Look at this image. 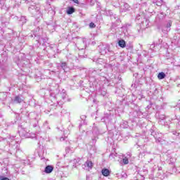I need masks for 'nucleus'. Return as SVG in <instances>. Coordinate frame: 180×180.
Here are the masks:
<instances>
[{
	"instance_id": "21",
	"label": "nucleus",
	"mask_w": 180,
	"mask_h": 180,
	"mask_svg": "<svg viewBox=\"0 0 180 180\" xmlns=\"http://www.w3.org/2000/svg\"><path fill=\"white\" fill-rule=\"evenodd\" d=\"M159 120H166L165 115L162 114L159 115Z\"/></svg>"
},
{
	"instance_id": "7",
	"label": "nucleus",
	"mask_w": 180,
	"mask_h": 180,
	"mask_svg": "<svg viewBox=\"0 0 180 180\" xmlns=\"http://www.w3.org/2000/svg\"><path fill=\"white\" fill-rule=\"evenodd\" d=\"M53 168L52 166L48 165L45 167L44 172L46 174H51V172H53Z\"/></svg>"
},
{
	"instance_id": "26",
	"label": "nucleus",
	"mask_w": 180,
	"mask_h": 180,
	"mask_svg": "<svg viewBox=\"0 0 180 180\" xmlns=\"http://www.w3.org/2000/svg\"><path fill=\"white\" fill-rule=\"evenodd\" d=\"M155 44L153 43V44H152L150 45V50H154V48H155Z\"/></svg>"
},
{
	"instance_id": "19",
	"label": "nucleus",
	"mask_w": 180,
	"mask_h": 180,
	"mask_svg": "<svg viewBox=\"0 0 180 180\" xmlns=\"http://www.w3.org/2000/svg\"><path fill=\"white\" fill-rule=\"evenodd\" d=\"M165 120H159V124H162V126H168V122H167Z\"/></svg>"
},
{
	"instance_id": "10",
	"label": "nucleus",
	"mask_w": 180,
	"mask_h": 180,
	"mask_svg": "<svg viewBox=\"0 0 180 180\" xmlns=\"http://www.w3.org/2000/svg\"><path fill=\"white\" fill-rule=\"evenodd\" d=\"M118 46L120 47H122V49H124V47H126V41L123 39L119 40L118 41Z\"/></svg>"
},
{
	"instance_id": "5",
	"label": "nucleus",
	"mask_w": 180,
	"mask_h": 180,
	"mask_svg": "<svg viewBox=\"0 0 180 180\" xmlns=\"http://www.w3.org/2000/svg\"><path fill=\"white\" fill-rule=\"evenodd\" d=\"M151 136H153L155 140L160 139V137H162V134L158 131H154L153 129L150 130Z\"/></svg>"
},
{
	"instance_id": "30",
	"label": "nucleus",
	"mask_w": 180,
	"mask_h": 180,
	"mask_svg": "<svg viewBox=\"0 0 180 180\" xmlns=\"http://www.w3.org/2000/svg\"><path fill=\"white\" fill-rule=\"evenodd\" d=\"M65 150L67 153H70V147H67Z\"/></svg>"
},
{
	"instance_id": "39",
	"label": "nucleus",
	"mask_w": 180,
	"mask_h": 180,
	"mask_svg": "<svg viewBox=\"0 0 180 180\" xmlns=\"http://www.w3.org/2000/svg\"><path fill=\"white\" fill-rule=\"evenodd\" d=\"M4 179V176H0V180Z\"/></svg>"
},
{
	"instance_id": "34",
	"label": "nucleus",
	"mask_w": 180,
	"mask_h": 180,
	"mask_svg": "<svg viewBox=\"0 0 180 180\" xmlns=\"http://www.w3.org/2000/svg\"><path fill=\"white\" fill-rule=\"evenodd\" d=\"M72 2H75V4H78V0H71Z\"/></svg>"
},
{
	"instance_id": "9",
	"label": "nucleus",
	"mask_w": 180,
	"mask_h": 180,
	"mask_svg": "<svg viewBox=\"0 0 180 180\" xmlns=\"http://www.w3.org/2000/svg\"><path fill=\"white\" fill-rule=\"evenodd\" d=\"M60 67L63 71H67V70H68V65L65 62H60Z\"/></svg>"
},
{
	"instance_id": "36",
	"label": "nucleus",
	"mask_w": 180,
	"mask_h": 180,
	"mask_svg": "<svg viewBox=\"0 0 180 180\" xmlns=\"http://www.w3.org/2000/svg\"><path fill=\"white\" fill-rule=\"evenodd\" d=\"M60 140V141H64V138L61 137Z\"/></svg>"
},
{
	"instance_id": "20",
	"label": "nucleus",
	"mask_w": 180,
	"mask_h": 180,
	"mask_svg": "<svg viewBox=\"0 0 180 180\" xmlns=\"http://www.w3.org/2000/svg\"><path fill=\"white\" fill-rule=\"evenodd\" d=\"M60 95L62 99H63V101H65V98H67V94H65V92L60 93Z\"/></svg>"
},
{
	"instance_id": "44",
	"label": "nucleus",
	"mask_w": 180,
	"mask_h": 180,
	"mask_svg": "<svg viewBox=\"0 0 180 180\" xmlns=\"http://www.w3.org/2000/svg\"><path fill=\"white\" fill-rule=\"evenodd\" d=\"M144 172L147 173V170L144 171Z\"/></svg>"
},
{
	"instance_id": "28",
	"label": "nucleus",
	"mask_w": 180,
	"mask_h": 180,
	"mask_svg": "<svg viewBox=\"0 0 180 180\" xmlns=\"http://www.w3.org/2000/svg\"><path fill=\"white\" fill-rule=\"evenodd\" d=\"M172 133H173V134H174V136H179V133H178V132H176V131H174Z\"/></svg>"
},
{
	"instance_id": "2",
	"label": "nucleus",
	"mask_w": 180,
	"mask_h": 180,
	"mask_svg": "<svg viewBox=\"0 0 180 180\" xmlns=\"http://www.w3.org/2000/svg\"><path fill=\"white\" fill-rule=\"evenodd\" d=\"M89 75L90 77H93L94 78H95L96 75H102V70L91 69L89 70Z\"/></svg>"
},
{
	"instance_id": "45",
	"label": "nucleus",
	"mask_w": 180,
	"mask_h": 180,
	"mask_svg": "<svg viewBox=\"0 0 180 180\" xmlns=\"http://www.w3.org/2000/svg\"><path fill=\"white\" fill-rule=\"evenodd\" d=\"M140 175H141V172H139Z\"/></svg>"
},
{
	"instance_id": "37",
	"label": "nucleus",
	"mask_w": 180,
	"mask_h": 180,
	"mask_svg": "<svg viewBox=\"0 0 180 180\" xmlns=\"http://www.w3.org/2000/svg\"><path fill=\"white\" fill-rule=\"evenodd\" d=\"M2 140H5V139L0 137V141H2Z\"/></svg>"
},
{
	"instance_id": "14",
	"label": "nucleus",
	"mask_w": 180,
	"mask_h": 180,
	"mask_svg": "<svg viewBox=\"0 0 180 180\" xmlns=\"http://www.w3.org/2000/svg\"><path fill=\"white\" fill-rule=\"evenodd\" d=\"M84 165H86V167H88V168H92V167H94V163L89 160H87Z\"/></svg>"
},
{
	"instance_id": "4",
	"label": "nucleus",
	"mask_w": 180,
	"mask_h": 180,
	"mask_svg": "<svg viewBox=\"0 0 180 180\" xmlns=\"http://www.w3.org/2000/svg\"><path fill=\"white\" fill-rule=\"evenodd\" d=\"M29 11L30 12H32V13H33L34 15H40V8L38 7L34 8V6H31L29 8Z\"/></svg>"
},
{
	"instance_id": "35",
	"label": "nucleus",
	"mask_w": 180,
	"mask_h": 180,
	"mask_svg": "<svg viewBox=\"0 0 180 180\" xmlns=\"http://www.w3.org/2000/svg\"><path fill=\"white\" fill-rule=\"evenodd\" d=\"M157 92H158V89H157V88H155L154 94H157Z\"/></svg>"
},
{
	"instance_id": "12",
	"label": "nucleus",
	"mask_w": 180,
	"mask_h": 180,
	"mask_svg": "<svg viewBox=\"0 0 180 180\" xmlns=\"http://www.w3.org/2000/svg\"><path fill=\"white\" fill-rule=\"evenodd\" d=\"M18 132L20 136H21L22 137H25V136H26L27 131L25 129H19Z\"/></svg>"
},
{
	"instance_id": "33",
	"label": "nucleus",
	"mask_w": 180,
	"mask_h": 180,
	"mask_svg": "<svg viewBox=\"0 0 180 180\" xmlns=\"http://www.w3.org/2000/svg\"><path fill=\"white\" fill-rule=\"evenodd\" d=\"M158 171H159V172L162 171V167H158Z\"/></svg>"
},
{
	"instance_id": "46",
	"label": "nucleus",
	"mask_w": 180,
	"mask_h": 180,
	"mask_svg": "<svg viewBox=\"0 0 180 180\" xmlns=\"http://www.w3.org/2000/svg\"><path fill=\"white\" fill-rule=\"evenodd\" d=\"M31 37H33V35H31Z\"/></svg>"
},
{
	"instance_id": "23",
	"label": "nucleus",
	"mask_w": 180,
	"mask_h": 180,
	"mask_svg": "<svg viewBox=\"0 0 180 180\" xmlns=\"http://www.w3.org/2000/svg\"><path fill=\"white\" fill-rule=\"evenodd\" d=\"M20 20H21V22H22V23H26V17L21 16Z\"/></svg>"
},
{
	"instance_id": "13",
	"label": "nucleus",
	"mask_w": 180,
	"mask_h": 180,
	"mask_svg": "<svg viewBox=\"0 0 180 180\" xmlns=\"http://www.w3.org/2000/svg\"><path fill=\"white\" fill-rule=\"evenodd\" d=\"M156 143H160V144H164L165 143V139L162 137L158 138L157 140H155Z\"/></svg>"
},
{
	"instance_id": "42",
	"label": "nucleus",
	"mask_w": 180,
	"mask_h": 180,
	"mask_svg": "<svg viewBox=\"0 0 180 180\" xmlns=\"http://www.w3.org/2000/svg\"><path fill=\"white\" fill-rule=\"evenodd\" d=\"M179 110H180V105H179Z\"/></svg>"
},
{
	"instance_id": "8",
	"label": "nucleus",
	"mask_w": 180,
	"mask_h": 180,
	"mask_svg": "<svg viewBox=\"0 0 180 180\" xmlns=\"http://www.w3.org/2000/svg\"><path fill=\"white\" fill-rule=\"evenodd\" d=\"M101 172L103 176H109L110 175V171L108 169H103Z\"/></svg>"
},
{
	"instance_id": "11",
	"label": "nucleus",
	"mask_w": 180,
	"mask_h": 180,
	"mask_svg": "<svg viewBox=\"0 0 180 180\" xmlns=\"http://www.w3.org/2000/svg\"><path fill=\"white\" fill-rule=\"evenodd\" d=\"M74 12H75V9L74 8V7H70L67 11L68 15H72Z\"/></svg>"
},
{
	"instance_id": "15",
	"label": "nucleus",
	"mask_w": 180,
	"mask_h": 180,
	"mask_svg": "<svg viewBox=\"0 0 180 180\" xmlns=\"http://www.w3.org/2000/svg\"><path fill=\"white\" fill-rule=\"evenodd\" d=\"M166 75L165 73L164 72H160L158 75V79H164V78H165Z\"/></svg>"
},
{
	"instance_id": "29",
	"label": "nucleus",
	"mask_w": 180,
	"mask_h": 180,
	"mask_svg": "<svg viewBox=\"0 0 180 180\" xmlns=\"http://www.w3.org/2000/svg\"><path fill=\"white\" fill-rule=\"evenodd\" d=\"M162 174V172H159L157 175L158 178H160V176H161Z\"/></svg>"
},
{
	"instance_id": "38",
	"label": "nucleus",
	"mask_w": 180,
	"mask_h": 180,
	"mask_svg": "<svg viewBox=\"0 0 180 180\" xmlns=\"http://www.w3.org/2000/svg\"><path fill=\"white\" fill-rule=\"evenodd\" d=\"M124 124H125V126H127V122H124Z\"/></svg>"
},
{
	"instance_id": "24",
	"label": "nucleus",
	"mask_w": 180,
	"mask_h": 180,
	"mask_svg": "<svg viewBox=\"0 0 180 180\" xmlns=\"http://www.w3.org/2000/svg\"><path fill=\"white\" fill-rule=\"evenodd\" d=\"M89 27H91V29H94V27H96V25H95V23L91 22L89 24Z\"/></svg>"
},
{
	"instance_id": "27",
	"label": "nucleus",
	"mask_w": 180,
	"mask_h": 180,
	"mask_svg": "<svg viewBox=\"0 0 180 180\" xmlns=\"http://www.w3.org/2000/svg\"><path fill=\"white\" fill-rule=\"evenodd\" d=\"M122 178H127V174L124 172L122 173Z\"/></svg>"
},
{
	"instance_id": "40",
	"label": "nucleus",
	"mask_w": 180,
	"mask_h": 180,
	"mask_svg": "<svg viewBox=\"0 0 180 180\" xmlns=\"http://www.w3.org/2000/svg\"><path fill=\"white\" fill-rule=\"evenodd\" d=\"M145 23H148V20H146V21H145Z\"/></svg>"
},
{
	"instance_id": "43",
	"label": "nucleus",
	"mask_w": 180,
	"mask_h": 180,
	"mask_svg": "<svg viewBox=\"0 0 180 180\" xmlns=\"http://www.w3.org/2000/svg\"><path fill=\"white\" fill-rule=\"evenodd\" d=\"M109 13H112V11H109Z\"/></svg>"
},
{
	"instance_id": "25",
	"label": "nucleus",
	"mask_w": 180,
	"mask_h": 180,
	"mask_svg": "<svg viewBox=\"0 0 180 180\" xmlns=\"http://www.w3.org/2000/svg\"><path fill=\"white\" fill-rule=\"evenodd\" d=\"M166 27H167V31L170 30L171 22H168Z\"/></svg>"
},
{
	"instance_id": "18",
	"label": "nucleus",
	"mask_w": 180,
	"mask_h": 180,
	"mask_svg": "<svg viewBox=\"0 0 180 180\" xmlns=\"http://www.w3.org/2000/svg\"><path fill=\"white\" fill-rule=\"evenodd\" d=\"M98 92L100 93L102 96H105L106 95V89H101Z\"/></svg>"
},
{
	"instance_id": "41",
	"label": "nucleus",
	"mask_w": 180,
	"mask_h": 180,
	"mask_svg": "<svg viewBox=\"0 0 180 180\" xmlns=\"http://www.w3.org/2000/svg\"><path fill=\"white\" fill-rule=\"evenodd\" d=\"M83 44H85V41H83Z\"/></svg>"
},
{
	"instance_id": "6",
	"label": "nucleus",
	"mask_w": 180,
	"mask_h": 180,
	"mask_svg": "<svg viewBox=\"0 0 180 180\" xmlns=\"http://www.w3.org/2000/svg\"><path fill=\"white\" fill-rule=\"evenodd\" d=\"M14 102H15V103H22V102H23V97L20 95L16 96L14 98Z\"/></svg>"
},
{
	"instance_id": "17",
	"label": "nucleus",
	"mask_w": 180,
	"mask_h": 180,
	"mask_svg": "<svg viewBox=\"0 0 180 180\" xmlns=\"http://www.w3.org/2000/svg\"><path fill=\"white\" fill-rule=\"evenodd\" d=\"M153 4H155L157 6H161L162 5V0H153Z\"/></svg>"
},
{
	"instance_id": "31",
	"label": "nucleus",
	"mask_w": 180,
	"mask_h": 180,
	"mask_svg": "<svg viewBox=\"0 0 180 180\" xmlns=\"http://www.w3.org/2000/svg\"><path fill=\"white\" fill-rule=\"evenodd\" d=\"M1 180H11V179H9V178H8V177H3V179H1Z\"/></svg>"
},
{
	"instance_id": "16",
	"label": "nucleus",
	"mask_w": 180,
	"mask_h": 180,
	"mask_svg": "<svg viewBox=\"0 0 180 180\" xmlns=\"http://www.w3.org/2000/svg\"><path fill=\"white\" fill-rule=\"evenodd\" d=\"M129 157H130V155H128L127 157L123 158L122 161H123V163L124 164V165H127V164H129Z\"/></svg>"
},
{
	"instance_id": "32",
	"label": "nucleus",
	"mask_w": 180,
	"mask_h": 180,
	"mask_svg": "<svg viewBox=\"0 0 180 180\" xmlns=\"http://www.w3.org/2000/svg\"><path fill=\"white\" fill-rule=\"evenodd\" d=\"M107 117H104L101 119V121L102 122H105V120H106Z\"/></svg>"
},
{
	"instance_id": "1",
	"label": "nucleus",
	"mask_w": 180,
	"mask_h": 180,
	"mask_svg": "<svg viewBox=\"0 0 180 180\" xmlns=\"http://www.w3.org/2000/svg\"><path fill=\"white\" fill-rule=\"evenodd\" d=\"M143 115V112H141V110L140 109V107L138 105H134V111L133 112H130L129 116H131L132 117H140Z\"/></svg>"
},
{
	"instance_id": "22",
	"label": "nucleus",
	"mask_w": 180,
	"mask_h": 180,
	"mask_svg": "<svg viewBox=\"0 0 180 180\" xmlns=\"http://www.w3.org/2000/svg\"><path fill=\"white\" fill-rule=\"evenodd\" d=\"M176 129H180V117L177 119V123L176 125Z\"/></svg>"
},
{
	"instance_id": "3",
	"label": "nucleus",
	"mask_w": 180,
	"mask_h": 180,
	"mask_svg": "<svg viewBox=\"0 0 180 180\" xmlns=\"http://www.w3.org/2000/svg\"><path fill=\"white\" fill-rule=\"evenodd\" d=\"M131 9V7L129 4L124 3L123 5L121 6L120 12H128Z\"/></svg>"
}]
</instances>
